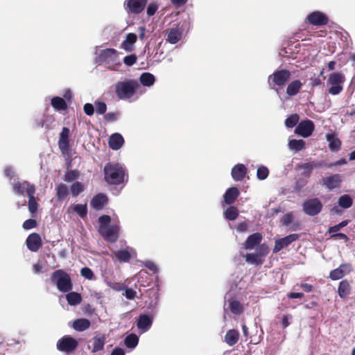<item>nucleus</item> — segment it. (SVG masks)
<instances>
[{
	"label": "nucleus",
	"instance_id": "nucleus-55",
	"mask_svg": "<svg viewBox=\"0 0 355 355\" xmlns=\"http://www.w3.org/2000/svg\"><path fill=\"white\" fill-rule=\"evenodd\" d=\"M137 59V56L135 54H132L124 57L123 62L127 66H132L136 62Z\"/></svg>",
	"mask_w": 355,
	"mask_h": 355
},
{
	"label": "nucleus",
	"instance_id": "nucleus-63",
	"mask_svg": "<svg viewBox=\"0 0 355 355\" xmlns=\"http://www.w3.org/2000/svg\"><path fill=\"white\" fill-rule=\"evenodd\" d=\"M105 118L107 121H113L118 119V113L110 112L105 114Z\"/></svg>",
	"mask_w": 355,
	"mask_h": 355
},
{
	"label": "nucleus",
	"instance_id": "nucleus-14",
	"mask_svg": "<svg viewBox=\"0 0 355 355\" xmlns=\"http://www.w3.org/2000/svg\"><path fill=\"white\" fill-rule=\"evenodd\" d=\"M282 225L288 227L290 230L295 231L300 228V223L291 213H288L281 218Z\"/></svg>",
	"mask_w": 355,
	"mask_h": 355
},
{
	"label": "nucleus",
	"instance_id": "nucleus-48",
	"mask_svg": "<svg viewBox=\"0 0 355 355\" xmlns=\"http://www.w3.org/2000/svg\"><path fill=\"white\" fill-rule=\"evenodd\" d=\"M269 252V248L265 244H262L259 246L257 249L256 253L259 254V257L262 259V257H266Z\"/></svg>",
	"mask_w": 355,
	"mask_h": 355
},
{
	"label": "nucleus",
	"instance_id": "nucleus-54",
	"mask_svg": "<svg viewBox=\"0 0 355 355\" xmlns=\"http://www.w3.org/2000/svg\"><path fill=\"white\" fill-rule=\"evenodd\" d=\"M80 274L83 277L87 279H92L94 277V273L92 270L87 267L83 268L81 269Z\"/></svg>",
	"mask_w": 355,
	"mask_h": 355
},
{
	"label": "nucleus",
	"instance_id": "nucleus-51",
	"mask_svg": "<svg viewBox=\"0 0 355 355\" xmlns=\"http://www.w3.org/2000/svg\"><path fill=\"white\" fill-rule=\"evenodd\" d=\"M68 193V189L67 186L62 184L57 187V195L59 198H64Z\"/></svg>",
	"mask_w": 355,
	"mask_h": 355
},
{
	"label": "nucleus",
	"instance_id": "nucleus-19",
	"mask_svg": "<svg viewBox=\"0 0 355 355\" xmlns=\"http://www.w3.org/2000/svg\"><path fill=\"white\" fill-rule=\"evenodd\" d=\"M24 187L26 188V193L29 197L28 200V209L29 211L32 214L36 212L38 207V204L34 197V193L35 191V187H27L26 184H24Z\"/></svg>",
	"mask_w": 355,
	"mask_h": 355
},
{
	"label": "nucleus",
	"instance_id": "nucleus-43",
	"mask_svg": "<svg viewBox=\"0 0 355 355\" xmlns=\"http://www.w3.org/2000/svg\"><path fill=\"white\" fill-rule=\"evenodd\" d=\"M311 37H307V35L306 34L304 30H300V31L295 33L291 40L289 41L291 43H295L300 40L305 41V40H311Z\"/></svg>",
	"mask_w": 355,
	"mask_h": 355
},
{
	"label": "nucleus",
	"instance_id": "nucleus-50",
	"mask_svg": "<svg viewBox=\"0 0 355 355\" xmlns=\"http://www.w3.org/2000/svg\"><path fill=\"white\" fill-rule=\"evenodd\" d=\"M159 8L158 4L156 2H151L148 4L146 10L147 15L151 17L155 14Z\"/></svg>",
	"mask_w": 355,
	"mask_h": 355
},
{
	"label": "nucleus",
	"instance_id": "nucleus-24",
	"mask_svg": "<svg viewBox=\"0 0 355 355\" xmlns=\"http://www.w3.org/2000/svg\"><path fill=\"white\" fill-rule=\"evenodd\" d=\"M262 239V236L259 233H254L250 235L246 241L243 244L245 249H252L259 244Z\"/></svg>",
	"mask_w": 355,
	"mask_h": 355
},
{
	"label": "nucleus",
	"instance_id": "nucleus-49",
	"mask_svg": "<svg viewBox=\"0 0 355 355\" xmlns=\"http://www.w3.org/2000/svg\"><path fill=\"white\" fill-rule=\"evenodd\" d=\"M96 112L99 114H103L105 113L107 110L106 104L103 102L96 101L94 103Z\"/></svg>",
	"mask_w": 355,
	"mask_h": 355
},
{
	"label": "nucleus",
	"instance_id": "nucleus-20",
	"mask_svg": "<svg viewBox=\"0 0 355 355\" xmlns=\"http://www.w3.org/2000/svg\"><path fill=\"white\" fill-rule=\"evenodd\" d=\"M224 309L225 311L230 309L232 313L239 315L243 311V306L239 301L231 299L225 302L224 304Z\"/></svg>",
	"mask_w": 355,
	"mask_h": 355
},
{
	"label": "nucleus",
	"instance_id": "nucleus-53",
	"mask_svg": "<svg viewBox=\"0 0 355 355\" xmlns=\"http://www.w3.org/2000/svg\"><path fill=\"white\" fill-rule=\"evenodd\" d=\"M71 192L74 196L78 195L84 189V187L80 182H75L71 186Z\"/></svg>",
	"mask_w": 355,
	"mask_h": 355
},
{
	"label": "nucleus",
	"instance_id": "nucleus-5",
	"mask_svg": "<svg viewBox=\"0 0 355 355\" xmlns=\"http://www.w3.org/2000/svg\"><path fill=\"white\" fill-rule=\"evenodd\" d=\"M51 280L60 291L67 292L72 288L69 276L61 270H56L53 273Z\"/></svg>",
	"mask_w": 355,
	"mask_h": 355
},
{
	"label": "nucleus",
	"instance_id": "nucleus-17",
	"mask_svg": "<svg viewBox=\"0 0 355 355\" xmlns=\"http://www.w3.org/2000/svg\"><path fill=\"white\" fill-rule=\"evenodd\" d=\"M341 182V176L338 174H336L322 178L321 184L328 189L332 190L339 187Z\"/></svg>",
	"mask_w": 355,
	"mask_h": 355
},
{
	"label": "nucleus",
	"instance_id": "nucleus-18",
	"mask_svg": "<svg viewBox=\"0 0 355 355\" xmlns=\"http://www.w3.org/2000/svg\"><path fill=\"white\" fill-rule=\"evenodd\" d=\"M41 237L38 234L33 233L26 239V245L33 252H37L41 247Z\"/></svg>",
	"mask_w": 355,
	"mask_h": 355
},
{
	"label": "nucleus",
	"instance_id": "nucleus-15",
	"mask_svg": "<svg viewBox=\"0 0 355 355\" xmlns=\"http://www.w3.org/2000/svg\"><path fill=\"white\" fill-rule=\"evenodd\" d=\"M297 239L298 235L293 234L277 240L275 241V246L273 248V252L277 253L279 252L281 250L287 247L289 244L296 241Z\"/></svg>",
	"mask_w": 355,
	"mask_h": 355
},
{
	"label": "nucleus",
	"instance_id": "nucleus-41",
	"mask_svg": "<svg viewBox=\"0 0 355 355\" xmlns=\"http://www.w3.org/2000/svg\"><path fill=\"white\" fill-rule=\"evenodd\" d=\"M66 298L67 300L68 303L70 305H77L81 302V296L79 293L76 292L69 293L66 295Z\"/></svg>",
	"mask_w": 355,
	"mask_h": 355
},
{
	"label": "nucleus",
	"instance_id": "nucleus-12",
	"mask_svg": "<svg viewBox=\"0 0 355 355\" xmlns=\"http://www.w3.org/2000/svg\"><path fill=\"white\" fill-rule=\"evenodd\" d=\"M322 204L318 199H311L304 202L303 209L304 212L310 216L318 214L322 209Z\"/></svg>",
	"mask_w": 355,
	"mask_h": 355
},
{
	"label": "nucleus",
	"instance_id": "nucleus-23",
	"mask_svg": "<svg viewBox=\"0 0 355 355\" xmlns=\"http://www.w3.org/2000/svg\"><path fill=\"white\" fill-rule=\"evenodd\" d=\"M322 166V163L319 162H310L299 165V168L303 170L302 175L305 177H309L311 171L316 168Z\"/></svg>",
	"mask_w": 355,
	"mask_h": 355
},
{
	"label": "nucleus",
	"instance_id": "nucleus-27",
	"mask_svg": "<svg viewBox=\"0 0 355 355\" xmlns=\"http://www.w3.org/2000/svg\"><path fill=\"white\" fill-rule=\"evenodd\" d=\"M239 334L235 329H230L227 331L225 336V342L229 346L234 345L239 340Z\"/></svg>",
	"mask_w": 355,
	"mask_h": 355
},
{
	"label": "nucleus",
	"instance_id": "nucleus-10",
	"mask_svg": "<svg viewBox=\"0 0 355 355\" xmlns=\"http://www.w3.org/2000/svg\"><path fill=\"white\" fill-rule=\"evenodd\" d=\"M78 345V342L73 338L66 336L60 339L57 343L58 350L64 352H71L73 351Z\"/></svg>",
	"mask_w": 355,
	"mask_h": 355
},
{
	"label": "nucleus",
	"instance_id": "nucleus-36",
	"mask_svg": "<svg viewBox=\"0 0 355 355\" xmlns=\"http://www.w3.org/2000/svg\"><path fill=\"white\" fill-rule=\"evenodd\" d=\"M338 205L343 209H348L352 207L353 200L348 194L341 196L338 200Z\"/></svg>",
	"mask_w": 355,
	"mask_h": 355
},
{
	"label": "nucleus",
	"instance_id": "nucleus-64",
	"mask_svg": "<svg viewBox=\"0 0 355 355\" xmlns=\"http://www.w3.org/2000/svg\"><path fill=\"white\" fill-rule=\"evenodd\" d=\"M111 355H125V352L123 349L116 347L112 351Z\"/></svg>",
	"mask_w": 355,
	"mask_h": 355
},
{
	"label": "nucleus",
	"instance_id": "nucleus-9",
	"mask_svg": "<svg viewBox=\"0 0 355 355\" xmlns=\"http://www.w3.org/2000/svg\"><path fill=\"white\" fill-rule=\"evenodd\" d=\"M148 0H125L124 8L128 13L138 15L145 8Z\"/></svg>",
	"mask_w": 355,
	"mask_h": 355
},
{
	"label": "nucleus",
	"instance_id": "nucleus-21",
	"mask_svg": "<svg viewBox=\"0 0 355 355\" xmlns=\"http://www.w3.org/2000/svg\"><path fill=\"white\" fill-rule=\"evenodd\" d=\"M115 255L120 261L127 262L131 257L136 256V252L133 248L127 247L125 250L117 251Z\"/></svg>",
	"mask_w": 355,
	"mask_h": 355
},
{
	"label": "nucleus",
	"instance_id": "nucleus-52",
	"mask_svg": "<svg viewBox=\"0 0 355 355\" xmlns=\"http://www.w3.org/2000/svg\"><path fill=\"white\" fill-rule=\"evenodd\" d=\"M137 36L135 33H128L126 35L125 40L121 43V44H134L137 42Z\"/></svg>",
	"mask_w": 355,
	"mask_h": 355
},
{
	"label": "nucleus",
	"instance_id": "nucleus-22",
	"mask_svg": "<svg viewBox=\"0 0 355 355\" xmlns=\"http://www.w3.org/2000/svg\"><path fill=\"white\" fill-rule=\"evenodd\" d=\"M247 173L246 167L242 164L235 165L232 169V178L236 181H241L244 179Z\"/></svg>",
	"mask_w": 355,
	"mask_h": 355
},
{
	"label": "nucleus",
	"instance_id": "nucleus-61",
	"mask_svg": "<svg viewBox=\"0 0 355 355\" xmlns=\"http://www.w3.org/2000/svg\"><path fill=\"white\" fill-rule=\"evenodd\" d=\"M339 268L343 272V275L344 276L352 270V266L349 263H345L340 265Z\"/></svg>",
	"mask_w": 355,
	"mask_h": 355
},
{
	"label": "nucleus",
	"instance_id": "nucleus-56",
	"mask_svg": "<svg viewBox=\"0 0 355 355\" xmlns=\"http://www.w3.org/2000/svg\"><path fill=\"white\" fill-rule=\"evenodd\" d=\"M343 277V272L340 270L339 268L332 270L329 275V277L333 280L340 279Z\"/></svg>",
	"mask_w": 355,
	"mask_h": 355
},
{
	"label": "nucleus",
	"instance_id": "nucleus-32",
	"mask_svg": "<svg viewBox=\"0 0 355 355\" xmlns=\"http://www.w3.org/2000/svg\"><path fill=\"white\" fill-rule=\"evenodd\" d=\"M106 202V196L103 194H98L92 199L91 205L96 209H101Z\"/></svg>",
	"mask_w": 355,
	"mask_h": 355
},
{
	"label": "nucleus",
	"instance_id": "nucleus-44",
	"mask_svg": "<svg viewBox=\"0 0 355 355\" xmlns=\"http://www.w3.org/2000/svg\"><path fill=\"white\" fill-rule=\"evenodd\" d=\"M139 342V338L135 334H130L125 339V345L127 347L133 349L135 348Z\"/></svg>",
	"mask_w": 355,
	"mask_h": 355
},
{
	"label": "nucleus",
	"instance_id": "nucleus-7",
	"mask_svg": "<svg viewBox=\"0 0 355 355\" xmlns=\"http://www.w3.org/2000/svg\"><path fill=\"white\" fill-rule=\"evenodd\" d=\"M345 80L344 75L340 73H331L327 81V83L331 85L329 93L332 95H337L340 93L343 89V84Z\"/></svg>",
	"mask_w": 355,
	"mask_h": 355
},
{
	"label": "nucleus",
	"instance_id": "nucleus-25",
	"mask_svg": "<svg viewBox=\"0 0 355 355\" xmlns=\"http://www.w3.org/2000/svg\"><path fill=\"white\" fill-rule=\"evenodd\" d=\"M123 144V138L119 133L113 134L109 140L110 147L113 150L119 149Z\"/></svg>",
	"mask_w": 355,
	"mask_h": 355
},
{
	"label": "nucleus",
	"instance_id": "nucleus-59",
	"mask_svg": "<svg viewBox=\"0 0 355 355\" xmlns=\"http://www.w3.org/2000/svg\"><path fill=\"white\" fill-rule=\"evenodd\" d=\"M85 113L88 116H92L94 112V106L91 103H86L83 107Z\"/></svg>",
	"mask_w": 355,
	"mask_h": 355
},
{
	"label": "nucleus",
	"instance_id": "nucleus-31",
	"mask_svg": "<svg viewBox=\"0 0 355 355\" xmlns=\"http://www.w3.org/2000/svg\"><path fill=\"white\" fill-rule=\"evenodd\" d=\"M105 336H96L94 337L92 340V352H96L103 349L105 345Z\"/></svg>",
	"mask_w": 355,
	"mask_h": 355
},
{
	"label": "nucleus",
	"instance_id": "nucleus-30",
	"mask_svg": "<svg viewBox=\"0 0 355 355\" xmlns=\"http://www.w3.org/2000/svg\"><path fill=\"white\" fill-rule=\"evenodd\" d=\"M90 326V322L85 318L77 319L73 322V327L78 331H83L87 329Z\"/></svg>",
	"mask_w": 355,
	"mask_h": 355
},
{
	"label": "nucleus",
	"instance_id": "nucleus-37",
	"mask_svg": "<svg viewBox=\"0 0 355 355\" xmlns=\"http://www.w3.org/2000/svg\"><path fill=\"white\" fill-rule=\"evenodd\" d=\"M140 83L146 87L152 86L155 83V77L150 73H143L139 77Z\"/></svg>",
	"mask_w": 355,
	"mask_h": 355
},
{
	"label": "nucleus",
	"instance_id": "nucleus-11",
	"mask_svg": "<svg viewBox=\"0 0 355 355\" xmlns=\"http://www.w3.org/2000/svg\"><path fill=\"white\" fill-rule=\"evenodd\" d=\"M314 130V124L310 120L301 121L295 128V133L303 137H309Z\"/></svg>",
	"mask_w": 355,
	"mask_h": 355
},
{
	"label": "nucleus",
	"instance_id": "nucleus-3",
	"mask_svg": "<svg viewBox=\"0 0 355 355\" xmlns=\"http://www.w3.org/2000/svg\"><path fill=\"white\" fill-rule=\"evenodd\" d=\"M139 87L136 80H129L117 83L115 85V91L119 98L128 99L134 96Z\"/></svg>",
	"mask_w": 355,
	"mask_h": 355
},
{
	"label": "nucleus",
	"instance_id": "nucleus-2",
	"mask_svg": "<svg viewBox=\"0 0 355 355\" xmlns=\"http://www.w3.org/2000/svg\"><path fill=\"white\" fill-rule=\"evenodd\" d=\"M100 234L108 241L114 243L119 238V227L117 225H110V217L106 215L99 218Z\"/></svg>",
	"mask_w": 355,
	"mask_h": 355
},
{
	"label": "nucleus",
	"instance_id": "nucleus-16",
	"mask_svg": "<svg viewBox=\"0 0 355 355\" xmlns=\"http://www.w3.org/2000/svg\"><path fill=\"white\" fill-rule=\"evenodd\" d=\"M69 129L68 128H63L60 134L58 145L62 154L67 153L69 150Z\"/></svg>",
	"mask_w": 355,
	"mask_h": 355
},
{
	"label": "nucleus",
	"instance_id": "nucleus-62",
	"mask_svg": "<svg viewBox=\"0 0 355 355\" xmlns=\"http://www.w3.org/2000/svg\"><path fill=\"white\" fill-rule=\"evenodd\" d=\"M144 265L153 272H157L158 270L157 266L153 262L148 261L144 262Z\"/></svg>",
	"mask_w": 355,
	"mask_h": 355
},
{
	"label": "nucleus",
	"instance_id": "nucleus-57",
	"mask_svg": "<svg viewBox=\"0 0 355 355\" xmlns=\"http://www.w3.org/2000/svg\"><path fill=\"white\" fill-rule=\"evenodd\" d=\"M347 224H348V221L347 220H343L340 223H339V224H338L336 225H334L333 227H331L329 228V232L330 233L336 232L338 230H340L341 228L345 227Z\"/></svg>",
	"mask_w": 355,
	"mask_h": 355
},
{
	"label": "nucleus",
	"instance_id": "nucleus-8",
	"mask_svg": "<svg viewBox=\"0 0 355 355\" xmlns=\"http://www.w3.org/2000/svg\"><path fill=\"white\" fill-rule=\"evenodd\" d=\"M328 16L321 11H313L310 12L304 20V24L315 26H323L329 23Z\"/></svg>",
	"mask_w": 355,
	"mask_h": 355
},
{
	"label": "nucleus",
	"instance_id": "nucleus-47",
	"mask_svg": "<svg viewBox=\"0 0 355 355\" xmlns=\"http://www.w3.org/2000/svg\"><path fill=\"white\" fill-rule=\"evenodd\" d=\"M299 121V116L296 114H292L291 116L286 119L285 125L288 128L294 127Z\"/></svg>",
	"mask_w": 355,
	"mask_h": 355
},
{
	"label": "nucleus",
	"instance_id": "nucleus-39",
	"mask_svg": "<svg viewBox=\"0 0 355 355\" xmlns=\"http://www.w3.org/2000/svg\"><path fill=\"white\" fill-rule=\"evenodd\" d=\"M305 146L304 141L302 139H291L288 141V147L291 150L295 151H300L302 150Z\"/></svg>",
	"mask_w": 355,
	"mask_h": 355
},
{
	"label": "nucleus",
	"instance_id": "nucleus-29",
	"mask_svg": "<svg viewBox=\"0 0 355 355\" xmlns=\"http://www.w3.org/2000/svg\"><path fill=\"white\" fill-rule=\"evenodd\" d=\"M182 31L178 28H171L168 34L167 41L171 44H176L182 37Z\"/></svg>",
	"mask_w": 355,
	"mask_h": 355
},
{
	"label": "nucleus",
	"instance_id": "nucleus-35",
	"mask_svg": "<svg viewBox=\"0 0 355 355\" xmlns=\"http://www.w3.org/2000/svg\"><path fill=\"white\" fill-rule=\"evenodd\" d=\"M350 291V286L347 280L341 281L339 284L338 293L341 298L346 297Z\"/></svg>",
	"mask_w": 355,
	"mask_h": 355
},
{
	"label": "nucleus",
	"instance_id": "nucleus-13",
	"mask_svg": "<svg viewBox=\"0 0 355 355\" xmlns=\"http://www.w3.org/2000/svg\"><path fill=\"white\" fill-rule=\"evenodd\" d=\"M153 321V315L148 314H141L137 320V328L141 333L146 332L150 329Z\"/></svg>",
	"mask_w": 355,
	"mask_h": 355
},
{
	"label": "nucleus",
	"instance_id": "nucleus-46",
	"mask_svg": "<svg viewBox=\"0 0 355 355\" xmlns=\"http://www.w3.org/2000/svg\"><path fill=\"white\" fill-rule=\"evenodd\" d=\"M268 169L264 166H260L257 168V175L258 179L263 180L267 178L268 176Z\"/></svg>",
	"mask_w": 355,
	"mask_h": 355
},
{
	"label": "nucleus",
	"instance_id": "nucleus-45",
	"mask_svg": "<svg viewBox=\"0 0 355 355\" xmlns=\"http://www.w3.org/2000/svg\"><path fill=\"white\" fill-rule=\"evenodd\" d=\"M224 214L227 219L234 220L237 218L239 211L235 207L231 206L227 209Z\"/></svg>",
	"mask_w": 355,
	"mask_h": 355
},
{
	"label": "nucleus",
	"instance_id": "nucleus-34",
	"mask_svg": "<svg viewBox=\"0 0 355 355\" xmlns=\"http://www.w3.org/2000/svg\"><path fill=\"white\" fill-rule=\"evenodd\" d=\"M302 86V83L298 80L292 81L290 84H288L286 89V93L289 96L296 95Z\"/></svg>",
	"mask_w": 355,
	"mask_h": 355
},
{
	"label": "nucleus",
	"instance_id": "nucleus-42",
	"mask_svg": "<svg viewBox=\"0 0 355 355\" xmlns=\"http://www.w3.org/2000/svg\"><path fill=\"white\" fill-rule=\"evenodd\" d=\"M245 261L251 264L259 265L262 263V259L257 253H249L244 256Z\"/></svg>",
	"mask_w": 355,
	"mask_h": 355
},
{
	"label": "nucleus",
	"instance_id": "nucleus-60",
	"mask_svg": "<svg viewBox=\"0 0 355 355\" xmlns=\"http://www.w3.org/2000/svg\"><path fill=\"white\" fill-rule=\"evenodd\" d=\"M124 295L127 299L133 300L136 296V291L131 288H126Z\"/></svg>",
	"mask_w": 355,
	"mask_h": 355
},
{
	"label": "nucleus",
	"instance_id": "nucleus-28",
	"mask_svg": "<svg viewBox=\"0 0 355 355\" xmlns=\"http://www.w3.org/2000/svg\"><path fill=\"white\" fill-rule=\"evenodd\" d=\"M76 212L81 218H85L87 213V205L76 204L72 205L68 209V212Z\"/></svg>",
	"mask_w": 355,
	"mask_h": 355
},
{
	"label": "nucleus",
	"instance_id": "nucleus-26",
	"mask_svg": "<svg viewBox=\"0 0 355 355\" xmlns=\"http://www.w3.org/2000/svg\"><path fill=\"white\" fill-rule=\"evenodd\" d=\"M239 195V191L236 187H231L227 190L224 195V201L226 204H232Z\"/></svg>",
	"mask_w": 355,
	"mask_h": 355
},
{
	"label": "nucleus",
	"instance_id": "nucleus-40",
	"mask_svg": "<svg viewBox=\"0 0 355 355\" xmlns=\"http://www.w3.org/2000/svg\"><path fill=\"white\" fill-rule=\"evenodd\" d=\"M24 184H26L27 187H34V185L31 184L27 182H16L13 184L14 192L19 195H24L26 193V188L24 187Z\"/></svg>",
	"mask_w": 355,
	"mask_h": 355
},
{
	"label": "nucleus",
	"instance_id": "nucleus-6",
	"mask_svg": "<svg viewBox=\"0 0 355 355\" xmlns=\"http://www.w3.org/2000/svg\"><path fill=\"white\" fill-rule=\"evenodd\" d=\"M291 73L288 70H279L274 72L268 77V83L272 89L278 90L277 87L284 85L289 79Z\"/></svg>",
	"mask_w": 355,
	"mask_h": 355
},
{
	"label": "nucleus",
	"instance_id": "nucleus-4",
	"mask_svg": "<svg viewBox=\"0 0 355 355\" xmlns=\"http://www.w3.org/2000/svg\"><path fill=\"white\" fill-rule=\"evenodd\" d=\"M105 180L110 184H117L123 181L124 169L119 164H109L104 168Z\"/></svg>",
	"mask_w": 355,
	"mask_h": 355
},
{
	"label": "nucleus",
	"instance_id": "nucleus-33",
	"mask_svg": "<svg viewBox=\"0 0 355 355\" xmlns=\"http://www.w3.org/2000/svg\"><path fill=\"white\" fill-rule=\"evenodd\" d=\"M329 144V148L332 151H337L340 147V141L334 134H328L326 136Z\"/></svg>",
	"mask_w": 355,
	"mask_h": 355
},
{
	"label": "nucleus",
	"instance_id": "nucleus-58",
	"mask_svg": "<svg viewBox=\"0 0 355 355\" xmlns=\"http://www.w3.org/2000/svg\"><path fill=\"white\" fill-rule=\"evenodd\" d=\"M37 225V222L34 219H28L26 220L24 224L23 227L25 230H30L34 228Z\"/></svg>",
	"mask_w": 355,
	"mask_h": 355
},
{
	"label": "nucleus",
	"instance_id": "nucleus-38",
	"mask_svg": "<svg viewBox=\"0 0 355 355\" xmlns=\"http://www.w3.org/2000/svg\"><path fill=\"white\" fill-rule=\"evenodd\" d=\"M51 105L54 109L58 111L64 110L67 108V103L60 97H53L51 99Z\"/></svg>",
	"mask_w": 355,
	"mask_h": 355
},
{
	"label": "nucleus",
	"instance_id": "nucleus-1",
	"mask_svg": "<svg viewBox=\"0 0 355 355\" xmlns=\"http://www.w3.org/2000/svg\"><path fill=\"white\" fill-rule=\"evenodd\" d=\"M121 54L113 49H107L99 53L96 58V62L99 64L105 65L109 69L115 70L121 64Z\"/></svg>",
	"mask_w": 355,
	"mask_h": 355
}]
</instances>
